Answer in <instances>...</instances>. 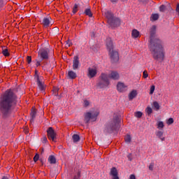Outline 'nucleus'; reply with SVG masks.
<instances>
[{
	"label": "nucleus",
	"instance_id": "f257e3e1",
	"mask_svg": "<svg viewBox=\"0 0 179 179\" xmlns=\"http://www.w3.org/2000/svg\"><path fill=\"white\" fill-rule=\"evenodd\" d=\"M17 96L13 90L8 89L0 96V111L3 118H6L12 110V106L15 104Z\"/></svg>",
	"mask_w": 179,
	"mask_h": 179
},
{
	"label": "nucleus",
	"instance_id": "f03ea898",
	"mask_svg": "<svg viewBox=\"0 0 179 179\" xmlns=\"http://www.w3.org/2000/svg\"><path fill=\"white\" fill-rule=\"evenodd\" d=\"M156 33V27L153 26L150 30V41L149 48L152 54V57L155 59H160L161 61L164 60V49L162 45V41L155 38V34Z\"/></svg>",
	"mask_w": 179,
	"mask_h": 179
},
{
	"label": "nucleus",
	"instance_id": "7ed1b4c3",
	"mask_svg": "<svg viewBox=\"0 0 179 179\" xmlns=\"http://www.w3.org/2000/svg\"><path fill=\"white\" fill-rule=\"evenodd\" d=\"M118 125H120V120L118 117H115L106 123L104 132L106 134H111L113 131H116L117 128H118Z\"/></svg>",
	"mask_w": 179,
	"mask_h": 179
},
{
	"label": "nucleus",
	"instance_id": "20e7f679",
	"mask_svg": "<svg viewBox=\"0 0 179 179\" xmlns=\"http://www.w3.org/2000/svg\"><path fill=\"white\" fill-rule=\"evenodd\" d=\"M99 82L97 84V86L99 89H106V87H108V86H110L108 75L102 73L99 77Z\"/></svg>",
	"mask_w": 179,
	"mask_h": 179
},
{
	"label": "nucleus",
	"instance_id": "39448f33",
	"mask_svg": "<svg viewBox=\"0 0 179 179\" xmlns=\"http://www.w3.org/2000/svg\"><path fill=\"white\" fill-rule=\"evenodd\" d=\"M99 114H100V113L97 110L85 113V121L86 124H89L90 121L94 122V121L97 120V117L99 116Z\"/></svg>",
	"mask_w": 179,
	"mask_h": 179
},
{
	"label": "nucleus",
	"instance_id": "423d86ee",
	"mask_svg": "<svg viewBox=\"0 0 179 179\" xmlns=\"http://www.w3.org/2000/svg\"><path fill=\"white\" fill-rule=\"evenodd\" d=\"M48 49H41L38 52V58L41 61H45L48 59Z\"/></svg>",
	"mask_w": 179,
	"mask_h": 179
},
{
	"label": "nucleus",
	"instance_id": "0eeeda50",
	"mask_svg": "<svg viewBox=\"0 0 179 179\" xmlns=\"http://www.w3.org/2000/svg\"><path fill=\"white\" fill-rule=\"evenodd\" d=\"M36 83L41 93H44V92H45V84L43 82V77L37 76Z\"/></svg>",
	"mask_w": 179,
	"mask_h": 179
},
{
	"label": "nucleus",
	"instance_id": "6e6552de",
	"mask_svg": "<svg viewBox=\"0 0 179 179\" xmlns=\"http://www.w3.org/2000/svg\"><path fill=\"white\" fill-rule=\"evenodd\" d=\"M97 75V68L90 67L87 69V76L89 79H92V78H96Z\"/></svg>",
	"mask_w": 179,
	"mask_h": 179
},
{
	"label": "nucleus",
	"instance_id": "1a4fd4ad",
	"mask_svg": "<svg viewBox=\"0 0 179 179\" xmlns=\"http://www.w3.org/2000/svg\"><path fill=\"white\" fill-rule=\"evenodd\" d=\"M47 134H48V138L50 141H55V138H57V133L55 131H54V129L52 127H49L48 129L47 130Z\"/></svg>",
	"mask_w": 179,
	"mask_h": 179
},
{
	"label": "nucleus",
	"instance_id": "9d476101",
	"mask_svg": "<svg viewBox=\"0 0 179 179\" xmlns=\"http://www.w3.org/2000/svg\"><path fill=\"white\" fill-rule=\"evenodd\" d=\"M117 90L120 93H124L128 90V85H125L124 83L119 82L117 85Z\"/></svg>",
	"mask_w": 179,
	"mask_h": 179
},
{
	"label": "nucleus",
	"instance_id": "9b49d317",
	"mask_svg": "<svg viewBox=\"0 0 179 179\" xmlns=\"http://www.w3.org/2000/svg\"><path fill=\"white\" fill-rule=\"evenodd\" d=\"M110 57L112 62H117L120 59V56L118 55V52L115 50L110 51Z\"/></svg>",
	"mask_w": 179,
	"mask_h": 179
},
{
	"label": "nucleus",
	"instance_id": "f8f14e48",
	"mask_svg": "<svg viewBox=\"0 0 179 179\" xmlns=\"http://www.w3.org/2000/svg\"><path fill=\"white\" fill-rule=\"evenodd\" d=\"M103 15L106 17L108 23H111L112 20L114 19V15L111 13V11L106 10L103 11Z\"/></svg>",
	"mask_w": 179,
	"mask_h": 179
},
{
	"label": "nucleus",
	"instance_id": "ddd939ff",
	"mask_svg": "<svg viewBox=\"0 0 179 179\" xmlns=\"http://www.w3.org/2000/svg\"><path fill=\"white\" fill-rule=\"evenodd\" d=\"M121 24V20L120 18L114 17V19L111 21V23H109V26L114 29V27H118Z\"/></svg>",
	"mask_w": 179,
	"mask_h": 179
},
{
	"label": "nucleus",
	"instance_id": "4468645a",
	"mask_svg": "<svg viewBox=\"0 0 179 179\" xmlns=\"http://www.w3.org/2000/svg\"><path fill=\"white\" fill-rule=\"evenodd\" d=\"M80 65V62L79 61V57L75 56L73 60V69L74 71H76V69H79Z\"/></svg>",
	"mask_w": 179,
	"mask_h": 179
},
{
	"label": "nucleus",
	"instance_id": "2eb2a0df",
	"mask_svg": "<svg viewBox=\"0 0 179 179\" xmlns=\"http://www.w3.org/2000/svg\"><path fill=\"white\" fill-rule=\"evenodd\" d=\"M51 20L52 19L50 17H43L41 24H43L44 27H50V26H51Z\"/></svg>",
	"mask_w": 179,
	"mask_h": 179
},
{
	"label": "nucleus",
	"instance_id": "dca6fc26",
	"mask_svg": "<svg viewBox=\"0 0 179 179\" xmlns=\"http://www.w3.org/2000/svg\"><path fill=\"white\" fill-rule=\"evenodd\" d=\"M110 175L112 176V179H120L118 177V171L115 167H113L110 169Z\"/></svg>",
	"mask_w": 179,
	"mask_h": 179
},
{
	"label": "nucleus",
	"instance_id": "f3484780",
	"mask_svg": "<svg viewBox=\"0 0 179 179\" xmlns=\"http://www.w3.org/2000/svg\"><path fill=\"white\" fill-rule=\"evenodd\" d=\"M108 78H110V79H113V80H118V79H120V74L117 71H111L108 76Z\"/></svg>",
	"mask_w": 179,
	"mask_h": 179
},
{
	"label": "nucleus",
	"instance_id": "a211bd4d",
	"mask_svg": "<svg viewBox=\"0 0 179 179\" xmlns=\"http://www.w3.org/2000/svg\"><path fill=\"white\" fill-rule=\"evenodd\" d=\"M106 47L108 50H109V52L113 50L114 46L113 45V41H111L110 38L106 39Z\"/></svg>",
	"mask_w": 179,
	"mask_h": 179
},
{
	"label": "nucleus",
	"instance_id": "6ab92c4d",
	"mask_svg": "<svg viewBox=\"0 0 179 179\" xmlns=\"http://www.w3.org/2000/svg\"><path fill=\"white\" fill-rule=\"evenodd\" d=\"M37 114V110H36V108H32L31 110V120H30V122L33 123L34 122V120L36 119V115Z\"/></svg>",
	"mask_w": 179,
	"mask_h": 179
},
{
	"label": "nucleus",
	"instance_id": "aec40b11",
	"mask_svg": "<svg viewBox=\"0 0 179 179\" xmlns=\"http://www.w3.org/2000/svg\"><path fill=\"white\" fill-rule=\"evenodd\" d=\"M138 96V92L135 90H133L129 94V100H134L135 97Z\"/></svg>",
	"mask_w": 179,
	"mask_h": 179
},
{
	"label": "nucleus",
	"instance_id": "412c9836",
	"mask_svg": "<svg viewBox=\"0 0 179 179\" xmlns=\"http://www.w3.org/2000/svg\"><path fill=\"white\" fill-rule=\"evenodd\" d=\"M164 134V133L162 131H158L156 132V136H157V138H159L162 142H164V141H166V138L163 136Z\"/></svg>",
	"mask_w": 179,
	"mask_h": 179
},
{
	"label": "nucleus",
	"instance_id": "4be33fe9",
	"mask_svg": "<svg viewBox=\"0 0 179 179\" xmlns=\"http://www.w3.org/2000/svg\"><path fill=\"white\" fill-rule=\"evenodd\" d=\"M169 9H171L170 4L166 5H161L159 6V12H166V10H169Z\"/></svg>",
	"mask_w": 179,
	"mask_h": 179
},
{
	"label": "nucleus",
	"instance_id": "5701e85b",
	"mask_svg": "<svg viewBox=\"0 0 179 179\" xmlns=\"http://www.w3.org/2000/svg\"><path fill=\"white\" fill-rule=\"evenodd\" d=\"M141 33L137 29H133L131 31V36L133 38H138Z\"/></svg>",
	"mask_w": 179,
	"mask_h": 179
},
{
	"label": "nucleus",
	"instance_id": "b1692460",
	"mask_svg": "<svg viewBox=\"0 0 179 179\" xmlns=\"http://www.w3.org/2000/svg\"><path fill=\"white\" fill-rule=\"evenodd\" d=\"M152 108L155 111H159V110H160V105L159 104L158 101H155L152 103Z\"/></svg>",
	"mask_w": 179,
	"mask_h": 179
},
{
	"label": "nucleus",
	"instance_id": "393cba45",
	"mask_svg": "<svg viewBox=\"0 0 179 179\" xmlns=\"http://www.w3.org/2000/svg\"><path fill=\"white\" fill-rule=\"evenodd\" d=\"M85 15L86 16H89V17H93V13H92V10L90 9V7L88 8H86L84 11Z\"/></svg>",
	"mask_w": 179,
	"mask_h": 179
},
{
	"label": "nucleus",
	"instance_id": "a878e982",
	"mask_svg": "<svg viewBox=\"0 0 179 179\" xmlns=\"http://www.w3.org/2000/svg\"><path fill=\"white\" fill-rule=\"evenodd\" d=\"M68 76L69 79H76V73H75V71H70L68 72Z\"/></svg>",
	"mask_w": 179,
	"mask_h": 179
},
{
	"label": "nucleus",
	"instance_id": "bb28decb",
	"mask_svg": "<svg viewBox=\"0 0 179 179\" xmlns=\"http://www.w3.org/2000/svg\"><path fill=\"white\" fill-rule=\"evenodd\" d=\"M48 161L50 164H55V163H57V159H55V157H54V155H50L48 158Z\"/></svg>",
	"mask_w": 179,
	"mask_h": 179
},
{
	"label": "nucleus",
	"instance_id": "cd10ccee",
	"mask_svg": "<svg viewBox=\"0 0 179 179\" xmlns=\"http://www.w3.org/2000/svg\"><path fill=\"white\" fill-rule=\"evenodd\" d=\"M2 54L4 57H9L10 55L8 48L5 46L2 48Z\"/></svg>",
	"mask_w": 179,
	"mask_h": 179
},
{
	"label": "nucleus",
	"instance_id": "c85d7f7f",
	"mask_svg": "<svg viewBox=\"0 0 179 179\" xmlns=\"http://www.w3.org/2000/svg\"><path fill=\"white\" fill-rule=\"evenodd\" d=\"M72 139L74 143H76V142H79V141H80V137L78 134H74L72 136Z\"/></svg>",
	"mask_w": 179,
	"mask_h": 179
},
{
	"label": "nucleus",
	"instance_id": "c756f323",
	"mask_svg": "<svg viewBox=\"0 0 179 179\" xmlns=\"http://www.w3.org/2000/svg\"><path fill=\"white\" fill-rule=\"evenodd\" d=\"M157 126L158 129H163V128H164V123L162 121H159L157 122Z\"/></svg>",
	"mask_w": 179,
	"mask_h": 179
},
{
	"label": "nucleus",
	"instance_id": "7c9ffc66",
	"mask_svg": "<svg viewBox=\"0 0 179 179\" xmlns=\"http://www.w3.org/2000/svg\"><path fill=\"white\" fill-rule=\"evenodd\" d=\"M78 9H79V6L78 4H75L74 6L73 7V10H72L73 15H76Z\"/></svg>",
	"mask_w": 179,
	"mask_h": 179
},
{
	"label": "nucleus",
	"instance_id": "2f4dec72",
	"mask_svg": "<svg viewBox=\"0 0 179 179\" xmlns=\"http://www.w3.org/2000/svg\"><path fill=\"white\" fill-rule=\"evenodd\" d=\"M124 141H125L126 143H131V135L127 134L124 137Z\"/></svg>",
	"mask_w": 179,
	"mask_h": 179
},
{
	"label": "nucleus",
	"instance_id": "473e14b6",
	"mask_svg": "<svg viewBox=\"0 0 179 179\" xmlns=\"http://www.w3.org/2000/svg\"><path fill=\"white\" fill-rule=\"evenodd\" d=\"M145 113H147V114L148 115H150V114H152V113H153V109H152V108H150V106H148L145 108Z\"/></svg>",
	"mask_w": 179,
	"mask_h": 179
},
{
	"label": "nucleus",
	"instance_id": "72a5a7b5",
	"mask_svg": "<svg viewBox=\"0 0 179 179\" xmlns=\"http://www.w3.org/2000/svg\"><path fill=\"white\" fill-rule=\"evenodd\" d=\"M156 89V86L155 85H151L150 88V94H153V93H155V90Z\"/></svg>",
	"mask_w": 179,
	"mask_h": 179
},
{
	"label": "nucleus",
	"instance_id": "f704fd0d",
	"mask_svg": "<svg viewBox=\"0 0 179 179\" xmlns=\"http://www.w3.org/2000/svg\"><path fill=\"white\" fill-rule=\"evenodd\" d=\"M90 105V101H89L87 99H84L83 100L84 107H89Z\"/></svg>",
	"mask_w": 179,
	"mask_h": 179
},
{
	"label": "nucleus",
	"instance_id": "c9c22d12",
	"mask_svg": "<svg viewBox=\"0 0 179 179\" xmlns=\"http://www.w3.org/2000/svg\"><path fill=\"white\" fill-rule=\"evenodd\" d=\"M134 115L136 117V118H141L143 115V113L141 111H138L134 113Z\"/></svg>",
	"mask_w": 179,
	"mask_h": 179
},
{
	"label": "nucleus",
	"instance_id": "e433bc0d",
	"mask_svg": "<svg viewBox=\"0 0 179 179\" xmlns=\"http://www.w3.org/2000/svg\"><path fill=\"white\" fill-rule=\"evenodd\" d=\"M174 123V119L170 117L169 120H166L167 125H171V124Z\"/></svg>",
	"mask_w": 179,
	"mask_h": 179
},
{
	"label": "nucleus",
	"instance_id": "4c0bfd02",
	"mask_svg": "<svg viewBox=\"0 0 179 179\" xmlns=\"http://www.w3.org/2000/svg\"><path fill=\"white\" fill-rule=\"evenodd\" d=\"M152 20H159V14H152L151 16Z\"/></svg>",
	"mask_w": 179,
	"mask_h": 179
},
{
	"label": "nucleus",
	"instance_id": "58836bf2",
	"mask_svg": "<svg viewBox=\"0 0 179 179\" xmlns=\"http://www.w3.org/2000/svg\"><path fill=\"white\" fill-rule=\"evenodd\" d=\"M58 90H59L58 88L55 87H53L52 92L53 93H55V96H58Z\"/></svg>",
	"mask_w": 179,
	"mask_h": 179
},
{
	"label": "nucleus",
	"instance_id": "ea45409f",
	"mask_svg": "<svg viewBox=\"0 0 179 179\" xmlns=\"http://www.w3.org/2000/svg\"><path fill=\"white\" fill-rule=\"evenodd\" d=\"M148 76H149V74L148 73V72L146 71H144L143 73V78L144 79H146Z\"/></svg>",
	"mask_w": 179,
	"mask_h": 179
},
{
	"label": "nucleus",
	"instance_id": "a19ab883",
	"mask_svg": "<svg viewBox=\"0 0 179 179\" xmlns=\"http://www.w3.org/2000/svg\"><path fill=\"white\" fill-rule=\"evenodd\" d=\"M38 159H40V156L36 154L34 157V162H38Z\"/></svg>",
	"mask_w": 179,
	"mask_h": 179
},
{
	"label": "nucleus",
	"instance_id": "79ce46f5",
	"mask_svg": "<svg viewBox=\"0 0 179 179\" xmlns=\"http://www.w3.org/2000/svg\"><path fill=\"white\" fill-rule=\"evenodd\" d=\"M153 167H155V164L154 163L150 164L149 170H150L151 171H153Z\"/></svg>",
	"mask_w": 179,
	"mask_h": 179
},
{
	"label": "nucleus",
	"instance_id": "37998d69",
	"mask_svg": "<svg viewBox=\"0 0 179 179\" xmlns=\"http://www.w3.org/2000/svg\"><path fill=\"white\" fill-rule=\"evenodd\" d=\"M27 61L28 64H31V56H28L27 57Z\"/></svg>",
	"mask_w": 179,
	"mask_h": 179
},
{
	"label": "nucleus",
	"instance_id": "c03bdc74",
	"mask_svg": "<svg viewBox=\"0 0 179 179\" xmlns=\"http://www.w3.org/2000/svg\"><path fill=\"white\" fill-rule=\"evenodd\" d=\"M71 45H72V42H71V41L68 40L66 41V45H68V47H71Z\"/></svg>",
	"mask_w": 179,
	"mask_h": 179
},
{
	"label": "nucleus",
	"instance_id": "a18cd8bd",
	"mask_svg": "<svg viewBox=\"0 0 179 179\" xmlns=\"http://www.w3.org/2000/svg\"><path fill=\"white\" fill-rule=\"evenodd\" d=\"M41 61L42 60L36 61V66H40L41 65Z\"/></svg>",
	"mask_w": 179,
	"mask_h": 179
},
{
	"label": "nucleus",
	"instance_id": "49530a36",
	"mask_svg": "<svg viewBox=\"0 0 179 179\" xmlns=\"http://www.w3.org/2000/svg\"><path fill=\"white\" fill-rule=\"evenodd\" d=\"M129 179H136V177H135V175L131 174V175H130V176H129Z\"/></svg>",
	"mask_w": 179,
	"mask_h": 179
},
{
	"label": "nucleus",
	"instance_id": "de8ad7c7",
	"mask_svg": "<svg viewBox=\"0 0 179 179\" xmlns=\"http://www.w3.org/2000/svg\"><path fill=\"white\" fill-rule=\"evenodd\" d=\"M43 143H46V142H47V137H43Z\"/></svg>",
	"mask_w": 179,
	"mask_h": 179
},
{
	"label": "nucleus",
	"instance_id": "09e8293b",
	"mask_svg": "<svg viewBox=\"0 0 179 179\" xmlns=\"http://www.w3.org/2000/svg\"><path fill=\"white\" fill-rule=\"evenodd\" d=\"M127 158L131 162L132 161V158L131 157V154H129L128 156H127Z\"/></svg>",
	"mask_w": 179,
	"mask_h": 179
},
{
	"label": "nucleus",
	"instance_id": "8fccbe9b",
	"mask_svg": "<svg viewBox=\"0 0 179 179\" xmlns=\"http://www.w3.org/2000/svg\"><path fill=\"white\" fill-rule=\"evenodd\" d=\"M3 5V0H0V8Z\"/></svg>",
	"mask_w": 179,
	"mask_h": 179
},
{
	"label": "nucleus",
	"instance_id": "3c124183",
	"mask_svg": "<svg viewBox=\"0 0 179 179\" xmlns=\"http://www.w3.org/2000/svg\"><path fill=\"white\" fill-rule=\"evenodd\" d=\"M117 1H118V0H110V2H113V3H115V2H117Z\"/></svg>",
	"mask_w": 179,
	"mask_h": 179
},
{
	"label": "nucleus",
	"instance_id": "603ef678",
	"mask_svg": "<svg viewBox=\"0 0 179 179\" xmlns=\"http://www.w3.org/2000/svg\"><path fill=\"white\" fill-rule=\"evenodd\" d=\"M1 179H9L7 176H3Z\"/></svg>",
	"mask_w": 179,
	"mask_h": 179
},
{
	"label": "nucleus",
	"instance_id": "864d4df0",
	"mask_svg": "<svg viewBox=\"0 0 179 179\" xmlns=\"http://www.w3.org/2000/svg\"><path fill=\"white\" fill-rule=\"evenodd\" d=\"M122 1H125V0H122Z\"/></svg>",
	"mask_w": 179,
	"mask_h": 179
}]
</instances>
